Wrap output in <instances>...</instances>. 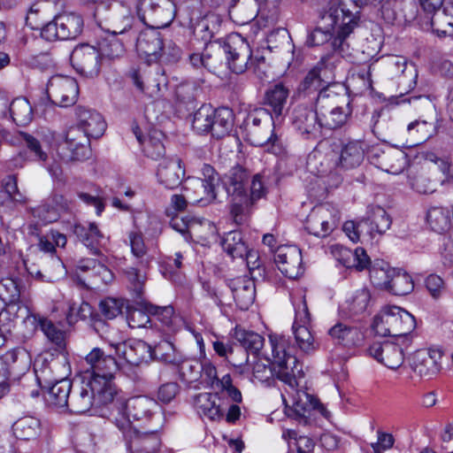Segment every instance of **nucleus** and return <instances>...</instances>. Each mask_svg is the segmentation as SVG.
Returning <instances> with one entry per match:
<instances>
[{"mask_svg": "<svg viewBox=\"0 0 453 453\" xmlns=\"http://www.w3.org/2000/svg\"><path fill=\"white\" fill-rule=\"evenodd\" d=\"M366 0H342L340 5L332 4L320 14V27L311 31L306 40L309 47L331 42L332 49L341 52L344 40L357 25V9Z\"/></svg>", "mask_w": 453, "mask_h": 453, "instance_id": "1", "label": "nucleus"}, {"mask_svg": "<svg viewBox=\"0 0 453 453\" xmlns=\"http://www.w3.org/2000/svg\"><path fill=\"white\" fill-rule=\"evenodd\" d=\"M272 357H267L269 365L257 361L253 366V378L259 382H267L273 376L294 389L297 378L301 376V367L296 357L288 354L287 340L284 336L270 337Z\"/></svg>", "mask_w": 453, "mask_h": 453, "instance_id": "2", "label": "nucleus"}, {"mask_svg": "<svg viewBox=\"0 0 453 453\" xmlns=\"http://www.w3.org/2000/svg\"><path fill=\"white\" fill-rule=\"evenodd\" d=\"M157 409V403L146 396H135L127 401L117 399L111 403L110 420L119 431L127 433L129 428L135 427L132 424L131 417L135 421L161 424L163 418L161 413L155 411Z\"/></svg>", "mask_w": 453, "mask_h": 453, "instance_id": "3", "label": "nucleus"}, {"mask_svg": "<svg viewBox=\"0 0 453 453\" xmlns=\"http://www.w3.org/2000/svg\"><path fill=\"white\" fill-rule=\"evenodd\" d=\"M46 365L41 370L45 382L52 384L48 392L47 401L50 405L60 409H68L73 383L67 379L70 365L65 354L50 359L45 358Z\"/></svg>", "mask_w": 453, "mask_h": 453, "instance_id": "4", "label": "nucleus"}, {"mask_svg": "<svg viewBox=\"0 0 453 453\" xmlns=\"http://www.w3.org/2000/svg\"><path fill=\"white\" fill-rule=\"evenodd\" d=\"M279 120L273 118L265 109H256L245 119L247 140L254 146H267V150L279 155L283 151L282 144L274 133Z\"/></svg>", "mask_w": 453, "mask_h": 453, "instance_id": "5", "label": "nucleus"}, {"mask_svg": "<svg viewBox=\"0 0 453 453\" xmlns=\"http://www.w3.org/2000/svg\"><path fill=\"white\" fill-rule=\"evenodd\" d=\"M415 327V318L404 309L394 305L383 307L372 323L377 334L393 338H411L410 334Z\"/></svg>", "mask_w": 453, "mask_h": 453, "instance_id": "6", "label": "nucleus"}, {"mask_svg": "<svg viewBox=\"0 0 453 453\" xmlns=\"http://www.w3.org/2000/svg\"><path fill=\"white\" fill-rule=\"evenodd\" d=\"M349 102L344 94H339L327 87L317 95L318 109L322 128L336 129L342 127L350 114Z\"/></svg>", "mask_w": 453, "mask_h": 453, "instance_id": "7", "label": "nucleus"}, {"mask_svg": "<svg viewBox=\"0 0 453 453\" xmlns=\"http://www.w3.org/2000/svg\"><path fill=\"white\" fill-rule=\"evenodd\" d=\"M114 396L110 391L104 390L101 384L83 377L70 397L68 411L71 413L83 414L92 407H101L111 403Z\"/></svg>", "mask_w": 453, "mask_h": 453, "instance_id": "8", "label": "nucleus"}, {"mask_svg": "<svg viewBox=\"0 0 453 453\" xmlns=\"http://www.w3.org/2000/svg\"><path fill=\"white\" fill-rule=\"evenodd\" d=\"M85 360L91 372L88 373V371L84 377L100 383L104 390L110 391L111 395L115 396L116 389L111 380L119 368L115 357L105 355L99 348H94L86 356Z\"/></svg>", "mask_w": 453, "mask_h": 453, "instance_id": "9", "label": "nucleus"}, {"mask_svg": "<svg viewBox=\"0 0 453 453\" xmlns=\"http://www.w3.org/2000/svg\"><path fill=\"white\" fill-rule=\"evenodd\" d=\"M136 12L139 19L149 28H163L169 26L176 14L173 0H138Z\"/></svg>", "mask_w": 453, "mask_h": 453, "instance_id": "10", "label": "nucleus"}, {"mask_svg": "<svg viewBox=\"0 0 453 453\" xmlns=\"http://www.w3.org/2000/svg\"><path fill=\"white\" fill-rule=\"evenodd\" d=\"M412 344L411 338H393L382 342H374L368 349V354L389 369L399 368L405 358V354Z\"/></svg>", "mask_w": 453, "mask_h": 453, "instance_id": "11", "label": "nucleus"}, {"mask_svg": "<svg viewBox=\"0 0 453 453\" xmlns=\"http://www.w3.org/2000/svg\"><path fill=\"white\" fill-rule=\"evenodd\" d=\"M84 21L81 14L65 12L57 15L52 21L46 24L41 35L47 41L72 40L82 33Z\"/></svg>", "mask_w": 453, "mask_h": 453, "instance_id": "12", "label": "nucleus"}, {"mask_svg": "<svg viewBox=\"0 0 453 453\" xmlns=\"http://www.w3.org/2000/svg\"><path fill=\"white\" fill-rule=\"evenodd\" d=\"M219 50L226 55L228 67L233 73H243L249 67H253L250 44L238 34L229 35Z\"/></svg>", "mask_w": 453, "mask_h": 453, "instance_id": "13", "label": "nucleus"}, {"mask_svg": "<svg viewBox=\"0 0 453 453\" xmlns=\"http://www.w3.org/2000/svg\"><path fill=\"white\" fill-rule=\"evenodd\" d=\"M94 17L98 26L111 35L123 34L131 26V19L124 6L102 2L96 6Z\"/></svg>", "mask_w": 453, "mask_h": 453, "instance_id": "14", "label": "nucleus"}, {"mask_svg": "<svg viewBox=\"0 0 453 453\" xmlns=\"http://www.w3.org/2000/svg\"><path fill=\"white\" fill-rule=\"evenodd\" d=\"M162 424H155L148 429L143 427L129 428L120 431L127 444L128 453H157L161 446L158 431Z\"/></svg>", "mask_w": 453, "mask_h": 453, "instance_id": "15", "label": "nucleus"}, {"mask_svg": "<svg viewBox=\"0 0 453 453\" xmlns=\"http://www.w3.org/2000/svg\"><path fill=\"white\" fill-rule=\"evenodd\" d=\"M339 211L328 203L315 206L306 218L305 229L317 237L328 236L337 226Z\"/></svg>", "mask_w": 453, "mask_h": 453, "instance_id": "16", "label": "nucleus"}, {"mask_svg": "<svg viewBox=\"0 0 453 453\" xmlns=\"http://www.w3.org/2000/svg\"><path fill=\"white\" fill-rule=\"evenodd\" d=\"M296 132L304 139H318L321 136L322 126L318 109L300 104L294 107L290 115Z\"/></svg>", "mask_w": 453, "mask_h": 453, "instance_id": "17", "label": "nucleus"}, {"mask_svg": "<svg viewBox=\"0 0 453 453\" xmlns=\"http://www.w3.org/2000/svg\"><path fill=\"white\" fill-rule=\"evenodd\" d=\"M70 61L78 73L88 78L96 77L103 64L97 48L88 43L77 45L71 53Z\"/></svg>", "mask_w": 453, "mask_h": 453, "instance_id": "18", "label": "nucleus"}, {"mask_svg": "<svg viewBox=\"0 0 453 453\" xmlns=\"http://www.w3.org/2000/svg\"><path fill=\"white\" fill-rule=\"evenodd\" d=\"M47 95L54 104L60 107L73 105L79 95L77 81L70 76L54 75L48 81Z\"/></svg>", "mask_w": 453, "mask_h": 453, "instance_id": "19", "label": "nucleus"}, {"mask_svg": "<svg viewBox=\"0 0 453 453\" xmlns=\"http://www.w3.org/2000/svg\"><path fill=\"white\" fill-rule=\"evenodd\" d=\"M367 157L376 167L392 174L402 173L406 165L405 153L393 147L373 146Z\"/></svg>", "mask_w": 453, "mask_h": 453, "instance_id": "20", "label": "nucleus"}, {"mask_svg": "<svg viewBox=\"0 0 453 453\" xmlns=\"http://www.w3.org/2000/svg\"><path fill=\"white\" fill-rule=\"evenodd\" d=\"M441 358L442 351L439 349H418L409 357V365L419 377L431 379L440 372Z\"/></svg>", "mask_w": 453, "mask_h": 453, "instance_id": "21", "label": "nucleus"}, {"mask_svg": "<svg viewBox=\"0 0 453 453\" xmlns=\"http://www.w3.org/2000/svg\"><path fill=\"white\" fill-rule=\"evenodd\" d=\"M129 78L136 88L150 96L160 91L161 87H166L167 78L164 70L157 66L154 70L148 68H133L129 71Z\"/></svg>", "mask_w": 453, "mask_h": 453, "instance_id": "22", "label": "nucleus"}, {"mask_svg": "<svg viewBox=\"0 0 453 453\" xmlns=\"http://www.w3.org/2000/svg\"><path fill=\"white\" fill-rule=\"evenodd\" d=\"M61 157L65 161H83L91 156L90 138L81 128L72 127L65 135Z\"/></svg>", "mask_w": 453, "mask_h": 453, "instance_id": "23", "label": "nucleus"}, {"mask_svg": "<svg viewBox=\"0 0 453 453\" xmlns=\"http://www.w3.org/2000/svg\"><path fill=\"white\" fill-rule=\"evenodd\" d=\"M303 377L301 372L300 378ZM299 377L297 378V380ZM298 384L292 389L289 394L291 395V409L288 411V415L299 422H307V418L312 410H319L322 413L324 406L319 402L317 398L308 394L305 391L297 390Z\"/></svg>", "mask_w": 453, "mask_h": 453, "instance_id": "24", "label": "nucleus"}, {"mask_svg": "<svg viewBox=\"0 0 453 453\" xmlns=\"http://www.w3.org/2000/svg\"><path fill=\"white\" fill-rule=\"evenodd\" d=\"M290 95V89L283 83H276L269 87L264 95V109L268 111L270 115L281 123L287 109Z\"/></svg>", "mask_w": 453, "mask_h": 453, "instance_id": "25", "label": "nucleus"}, {"mask_svg": "<svg viewBox=\"0 0 453 453\" xmlns=\"http://www.w3.org/2000/svg\"><path fill=\"white\" fill-rule=\"evenodd\" d=\"M136 50L140 57L147 62L160 60L163 50V39L160 32L156 28H147L142 31L136 40Z\"/></svg>", "mask_w": 453, "mask_h": 453, "instance_id": "26", "label": "nucleus"}, {"mask_svg": "<svg viewBox=\"0 0 453 453\" xmlns=\"http://www.w3.org/2000/svg\"><path fill=\"white\" fill-rule=\"evenodd\" d=\"M327 334L334 344L348 349L361 345L365 339L360 327L342 321H338L331 326Z\"/></svg>", "mask_w": 453, "mask_h": 453, "instance_id": "27", "label": "nucleus"}, {"mask_svg": "<svg viewBox=\"0 0 453 453\" xmlns=\"http://www.w3.org/2000/svg\"><path fill=\"white\" fill-rule=\"evenodd\" d=\"M274 262L279 270L288 278L296 279L302 273V256L295 247L281 246L274 252Z\"/></svg>", "mask_w": 453, "mask_h": 453, "instance_id": "28", "label": "nucleus"}, {"mask_svg": "<svg viewBox=\"0 0 453 453\" xmlns=\"http://www.w3.org/2000/svg\"><path fill=\"white\" fill-rule=\"evenodd\" d=\"M184 176L185 169L179 157L165 158L157 166V180L166 188L173 189L179 187Z\"/></svg>", "mask_w": 453, "mask_h": 453, "instance_id": "29", "label": "nucleus"}, {"mask_svg": "<svg viewBox=\"0 0 453 453\" xmlns=\"http://www.w3.org/2000/svg\"><path fill=\"white\" fill-rule=\"evenodd\" d=\"M116 353L132 365L151 360V346L142 340L121 342L115 345Z\"/></svg>", "mask_w": 453, "mask_h": 453, "instance_id": "30", "label": "nucleus"}, {"mask_svg": "<svg viewBox=\"0 0 453 453\" xmlns=\"http://www.w3.org/2000/svg\"><path fill=\"white\" fill-rule=\"evenodd\" d=\"M194 404L200 416L206 417L211 420L221 419L226 410L217 392L199 394L196 396Z\"/></svg>", "mask_w": 453, "mask_h": 453, "instance_id": "31", "label": "nucleus"}, {"mask_svg": "<svg viewBox=\"0 0 453 453\" xmlns=\"http://www.w3.org/2000/svg\"><path fill=\"white\" fill-rule=\"evenodd\" d=\"M78 119L77 128H81L89 138H98L103 135L106 124L100 113L85 107L76 109Z\"/></svg>", "mask_w": 453, "mask_h": 453, "instance_id": "32", "label": "nucleus"}, {"mask_svg": "<svg viewBox=\"0 0 453 453\" xmlns=\"http://www.w3.org/2000/svg\"><path fill=\"white\" fill-rule=\"evenodd\" d=\"M27 316L25 321L34 325L35 327H40L44 335L48 340L53 343L57 349L62 353V350L65 347V333L56 326L51 320L47 318L41 317L35 314H30L29 311L26 310Z\"/></svg>", "mask_w": 453, "mask_h": 453, "instance_id": "33", "label": "nucleus"}, {"mask_svg": "<svg viewBox=\"0 0 453 453\" xmlns=\"http://www.w3.org/2000/svg\"><path fill=\"white\" fill-rule=\"evenodd\" d=\"M185 192L190 203L206 206L217 199L216 187L200 178L189 179Z\"/></svg>", "mask_w": 453, "mask_h": 453, "instance_id": "34", "label": "nucleus"}, {"mask_svg": "<svg viewBox=\"0 0 453 453\" xmlns=\"http://www.w3.org/2000/svg\"><path fill=\"white\" fill-rule=\"evenodd\" d=\"M228 286L236 305L242 311L248 310L254 303L256 296L254 281L245 277H240L231 280Z\"/></svg>", "mask_w": 453, "mask_h": 453, "instance_id": "35", "label": "nucleus"}, {"mask_svg": "<svg viewBox=\"0 0 453 453\" xmlns=\"http://www.w3.org/2000/svg\"><path fill=\"white\" fill-rule=\"evenodd\" d=\"M234 338L241 344L242 349H240V351L243 355V358L239 363L234 360H229L234 366H241L243 363H246L248 361V352L258 354L265 342L264 337L260 334L239 328L235 329Z\"/></svg>", "mask_w": 453, "mask_h": 453, "instance_id": "36", "label": "nucleus"}, {"mask_svg": "<svg viewBox=\"0 0 453 453\" xmlns=\"http://www.w3.org/2000/svg\"><path fill=\"white\" fill-rule=\"evenodd\" d=\"M249 174L247 171L240 165H236L229 170L222 179L224 188L232 200L244 198L246 193L245 185Z\"/></svg>", "mask_w": 453, "mask_h": 453, "instance_id": "37", "label": "nucleus"}, {"mask_svg": "<svg viewBox=\"0 0 453 453\" xmlns=\"http://www.w3.org/2000/svg\"><path fill=\"white\" fill-rule=\"evenodd\" d=\"M133 132L142 147V150L146 157H150L153 160H158L164 157L165 148L163 143L164 134L161 132L157 130L152 131L144 140H142L141 130L137 126L133 127Z\"/></svg>", "mask_w": 453, "mask_h": 453, "instance_id": "38", "label": "nucleus"}, {"mask_svg": "<svg viewBox=\"0 0 453 453\" xmlns=\"http://www.w3.org/2000/svg\"><path fill=\"white\" fill-rule=\"evenodd\" d=\"M368 216L364 219L367 234L373 237L377 234H383L389 229L392 220L388 212L380 206H372L368 210Z\"/></svg>", "mask_w": 453, "mask_h": 453, "instance_id": "39", "label": "nucleus"}, {"mask_svg": "<svg viewBox=\"0 0 453 453\" xmlns=\"http://www.w3.org/2000/svg\"><path fill=\"white\" fill-rule=\"evenodd\" d=\"M211 129L210 134L216 139H220L227 135L234 126V114L232 110L227 107L213 109L211 119Z\"/></svg>", "mask_w": 453, "mask_h": 453, "instance_id": "40", "label": "nucleus"}, {"mask_svg": "<svg viewBox=\"0 0 453 453\" xmlns=\"http://www.w3.org/2000/svg\"><path fill=\"white\" fill-rule=\"evenodd\" d=\"M73 234L86 247L98 252L97 247L104 241V234L99 230L96 223L76 224L73 227Z\"/></svg>", "mask_w": 453, "mask_h": 453, "instance_id": "41", "label": "nucleus"}, {"mask_svg": "<svg viewBox=\"0 0 453 453\" xmlns=\"http://www.w3.org/2000/svg\"><path fill=\"white\" fill-rule=\"evenodd\" d=\"M98 52L104 63H110L121 58L126 52L124 43L117 37V35H110L102 38L98 42Z\"/></svg>", "mask_w": 453, "mask_h": 453, "instance_id": "42", "label": "nucleus"}, {"mask_svg": "<svg viewBox=\"0 0 453 453\" xmlns=\"http://www.w3.org/2000/svg\"><path fill=\"white\" fill-rule=\"evenodd\" d=\"M439 121L437 118L416 119L407 127V132L417 142H423L437 134Z\"/></svg>", "mask_w": 453, "mask_h": 453, "instance_id": "43", "label": "nucleus"}, {"mask_svg": "<svg viewBox=\"0 0 453 453\" xmlns=\"http://www.w3.org/2000/svg\"><path fill=\"white\" fill-rule=\"evenodd\" d=\"M297 349L304 355H313L319 347L308 325L292 326Z\"/></svg>", "mask_w": 453, "mask_h": 453, "instance_id": "44", "label": "nucleus"}, {"mask_svg": "<svg viewBox=\"0 0 453 453\" xmlns=\"http://www.w3.org/2000/svg\"><path fill=\"white\" fill-rule=\"evenodd\" d=\"M371 303V293L368 288H361L352 293L345 301L342 309L349 315H358L365 312Z\"/></svg>", "mask_w": 453, "mask_h": 453, "instance_id": "45", "label": "nucleus"}, {"mask_svg": "<svg viewBox=\"0 0 453 453\" xmlns=\"http://www.w3.org/2000/svg\"><path fill=\"white\" fill-rule=\"evenodd\" d=\"M12 430L18 439H35L41 432V422L35 417L26 416L19 418L12 425Z\"/></svg>", "mask_w": 453, "mask_h": 453, "instance_id": "46", "label": "nucleus"}, {"mask_svg": "<svg viewBox=\"0 0 453 453\" xmlns=\"http://www.w3.org/2000/svg\"><path fill=\"white\" fill-rule=\"evenodd\" d=\"M365 156V150L360 142H350L342 150L339 163L342 167L350 169L358 166Z\"/></svg>", "mask_w": 453, "mask_h": 453, "instance_id": "47", "label": "nucleus"}, {"mask_svg": "<svg viewBox=\"0 0 453 453\" xmlns=\"http://www.w3.org/2000/svg\"><path fill=\"white\" fill-rule=\"evenodd\" d=\"M221 246L227 255L233 258H243L248 248L242 234L238 231L226 233L221 240Z\"/></svg>", "mask_w": 453, "mask_h": 453, "instance_id": "48", "label": "nucleus"}, {"mask_svg": "<svg viewBox=\"0 0 453 453\" xmlns=\"http://www.w3.org/2000/svg\"><path fill=\"white\" fill-rule=\"evenodd\" d=\"M10 115L18 126H26L33 119V108L25 97H17L9 106Z\"/></svg>", "mask_w": 453, "mask_h": 453, "instance_id": "49", "label": "nucleus"}, {"mask_svg": "<svg viewBox=\"0 0 453 453\" xmlns=\"http://www.w3.org/2000/svg\"><path fill=\"white\" fill-rule=\"evenodd\" d=\"M324 81L320 76V70L318 67L312 68L305 75L303 80L300 82L297 92L303 96H310L313 94H319L320 91L326 89L324 87Z\"/></svg>", "mask_w": 453, "mask_h": 453, "instance_id": "50", "label": "nucleus"}, {"mask_svg": "<svg viewBox=\"0 0 453 453\" xmlns=\"http://www.w3.org/2000/svg\"><path fill=\"white\" fill-rule=\"evenodd\" d=\"M151 360L156 359L166 364L178 365L181 361L180 355L176 351L174 345L166 340H162L155 346H151Z\"/></svg>", "mask_w": 453, "mask_h": 453, "instance_id": "51", "label": "nucleus"}, {"mask_svg": "<svg viewBox=\"0 0 453 453\" xmlns=\"http://www.w3.org/2000/svg\"><path fill=\"white\" fill-rule=\"evenodd\" d=\"M20 294L18 280L5 278L0 281V299L9 306V310L15 308L19 301Z\"/></svg>", "mask_w": 453, "mask_h": 453, "instance_id": "52", "label": "nucleus"}, {"mask_svg": "<svg viewBox=\"0 0 453 453\" xmlns=\"http://www.w3.org/2000/svg\"><path fill=\"white\" fill-rule=\"evenodd\" d=\"M413 288L414 284L411 277L405 272L395 270L387 290L395 296H405L410 294Z\"/></svg>", "mask_w": 453, "mask_h": 453, "instance_id": "53", "label": "nucleus"}, {"mask_svg": "<svg viewBox=\"0 0 453 453\" xmlns=\"http://www.w3.org/2000/svg\"><path fill=\"white\" fill-rule=\"evenodd\" d=\"M148 311L151 314V316L159 320L169 331L176 330L179 318L174 315V310L173 306H157L149 303Z\"/></svg>", "mask_w": 453, "mask_h": 453, "instance_id": "54", "label": "nucleus"}, {"mask_svg": "<svg viewBox=\"0 0 453 453\" xmlns=\"http://www.w3.org/2000/svg\"><path fill=\"white\" fill-rule=\"evenodd\" d=\"M342 263L348 268L355 267L357 270L362 271L370 265V258L363 248L358 247L354 251L344 249Z\"/></svg>", "mask_w": 453, "mask_h": 453, "instance_id": "55", "label": "nucleus"}, {"mask_svg": "<svg viewBox=\"0 0 453 453\" xmlns=\"http://www.w3.org/2000/svg\"><path fill=\"white\" fill-rule=\"evenodd\" d=\"M212 112L213 108L209 104H203L196 111L192 119L193 130L199 134H209L211 129Z\"/></svg>", "mask_w": 453, "mask_h": 453, "instance_id": "56", "label": "nucleus"}, {"mask_svg": "<svg viewBox=\"0 0 453 453\" xmlns=\"http://www.w3.org/2000/svg\"><path fill=\"white\" fill-rule=\"evenodd\" d=\"M19 136L25 142L26 146L29 150L34 153L36 159L46 163L48 155L42 149L46 141L42 138V134L38 132L36 135H33L25 132H20Z\"/></svg>", "mask_w": 453, "mask_h": 453, "instance_id": "57", "label": "nucleus"}, {"mask_svg": "<svg viewBox=\"0 0 453 453\" xmlns=\"http://www.w3.org/2000/svg\"><path fill=\"white\" fill-rule=\"evenodd\" d=\"M31 213L34 218L38 219L43 224L55 222L60 217L57 209L54 208L53 204H51L48 199L42 204L31 208Z\"/></svg>", "mask_w": 453, "mask_h": 453, "instance_id": "58", "label": "nucleus"}, {"mask_svg": "<svg viewBox=\"0 0 453 453\" xmlns=\"http://www.w3.org/2000/svg\"><path fill=\"white\" fill-rule=\"evenodd\" d=\"M395 269H391L388 266L378 267L372 265L369 269V275L372 283L377 288L388 289L390 282V278L393 276Z\"/></svg>", "mask_w": 453, "mask_h": 453, "instance_id": "59", "label": "nucleus"}, {"mask_svg": "<svg viewBox=\"0 0 453 453\" xmlns=\"http://www.w3.org/2000/svg\"><path fill=\"white\" fill-rule=\"evenodd\" d=\"M218 24L214 17H206L201 19L194 28L196 36H199L204 44L207 45L212 39Z\"/></svg>", "mask_w": 453, "mask_h": 453, "instance_id": "60", "label": "nucleus"}, {"mask_svg": "<svg viewBox=\"0 0 453 453\" xmlns=\"http://www.w3.org/2000/svg\"><path fill=\"white\" fill-rule=\"evenodd\" d=\"M50 264L52 269L45 268L43 271H37L35 273L29 271L31 275H35L37 278L42 279L46 281L52 282L60 277L64 273V265L61 260L57 257L51 256L50 257Z\"/></svg>", "mask_w": 453, "mask_h": 453, "instance_id": "61", "label": "nucleus"}, {"mask_svg": "<svg viewBox=\"0 0 453 453\" xmlns=\"http://www.w3.org/2000/svg\"><path fill=\"white\" fill-rule=\"evenodd\" d=\"M372 65H362L351 75L350 81L354 86H358L361 91L372 88Z\"/></svg>", "mask_w": 453, "mask_h": 453, "instance_id": "62", "label": "nucleus"}, {"mask_svg": "<svg viewBox=\"0 0 453 453\" xmlns=\"http://www.w3.org/2000/svg\"><path fill=\"white\" fill-rule=\"evenodd\" d=\"M200 92V81H185L179 85L176 90L178 98L184 103L193 102Z\"/></svg>", "mask_w": 453, "mask_h": 453, "instance_id": "63", "label": "nucleus"}, {"mask_svg": "<svg viewBox=\"0 0 453 453\" xmlns=\"http://www.w3.org/2000/svg\"><path fill=\"white\" fill-rule=\"evenodd\" d=\"M266 193L265 186L264 176L261 173H257L253 176L250 184V192L248 196L247 192L244 196L246 203H254L257 200L262 198Z\"/></svg>", "mask_w": 453, "mask_h": 453, "instance_id": "64", "label": "nucleus"}]
</instances>
